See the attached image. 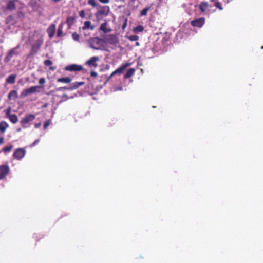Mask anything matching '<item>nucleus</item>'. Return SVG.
<instances>
[{
    "label": "nucleus",
    "mask_w": 263,
    "mask_h": 263,
    "mask_svg": "<svg viewBox=\"0 0 263 263\" xmlns=\"http://www.w3.org/2000/svg\"><path fill=\"white\" fill-rule=\"evenodd\" d=\"M44 64L46 66H49L52 64V62L50 60H46L44 61Z\"/></svg>",
    "instance_id": "36"
},
{
    "label": "nucleus",
    "mask_w": 263,
    "mask_h": 263,
    "mask_svg": "<svg viewBox=\"0 0 263 263\" xmlns=\"http://www.w3.org/2000/svg\"><path fill=\"white\" fill-rule=\"evenodd\" d=\"M83 69L82 66L76 64H71L65 66L64 69L69 71H80Z\"/></svg>",
    "instance_id": "8"
},
{
    "label": "nucleus",
    "mask_w": 263,
    "mask_h": 263,
    "mask_svg": "<svg viewBox=\"0 0 263 263\" xmlns=\"http://www.w3.org/2000/svg\"><path fill=\"white\" fill-rule=\"evenodd\" d=\"M61 0H53V2H55V3H57L59 1H60Z\"/></svg>",
    "instance_id": "49"
},
{
    "label": "nucleus",
    "mask_w": 263,
    "mask_h": 263,
    "mask_svg": "<svg viewBox=\"0 0 263 263\" xmlns=\"http://www.w3.org/2000/svg\"><path fill=\"white\" fill-rule=\"evenodd\" d=\"M135 72V69L133 68H129L126 73L124 75L125 79H128L130 78L133 75H134Z\"/></svg>",
    "instance_id": "21"
},
{
    "label": "nucleus",
    "mask_w": 263,
    "mask_h": 263,
    "mask_svg": "<svg viewBox=\"0 0 263 263\" xmlns=\"http://www.w3.org/2000/svg\"><path fill=\"white\" fill-rule=\"evenodd\" d=\"M49 124H50V122H49V120L46 121L45 122V123L44 124V129H46L48 127V126H49Z\"/></svg>",
    "instance_id": "40"
},
{
    "label": "nucleus",
    "mask_w": 263,
    "mask_h": 263,
    "mask_svg": "<svg viewBox=\"0 0 263 263\" xmlns=\"http://www.w3.org/2000/svg\"><path fill=\"white\" fill-rule=\"evenodd\" d=\"M26 154V151L23 148H19L16 149L13 153V157L17 160L22 159Z\"/></svg>",
    "instance_id": "10"
},
{
    "label": "nucleus",
    "mask_w": 263,
    "mask_h": 263,
    "mask_svg": "<svg viewBox=\"0 0 263 263\" xmlns=\"http://www.w3.org/2000/svg\"><path fill=\"white\" fill-rule=\"evenodd\" d=\"M10 171V167L7 164L0 165V180L4 179Z\"/></svg>",
    "instance_id": "5"
},
{
    "label": "nucleus",
    "mask_w": 263,
    "mask_h": 263,
    "mask_svg": "<svg viewBox=\"0 0 263 263\" xmlns=\"http://www.w3.org/2000/svg\"><path fill=\"white\" fill-rule=\"evenodd\" d=\"M8 99L9 100H15L16 99L18 98V95L17 92L16 90H12L11 91L8 96Z\"/></svg>",
    "instance_id": "18"
},
{
    "label": "nucleus",
    "mask_w": 263,
    "mask_h": 263,
    "mask_svg": "<svg viewBox=\"0 0 263 263\" xmlns=\"http://www.w3.org/2000/svg\"><path fill=\"white\" fill-rule=\"evenodd\" d=\"M88 4L93 8L96 7L97 6V4L95 0H88Z\"/></svg>",
    "instance_id": "31"
},
{
    "label": "nucleus",
    "mask_w": 263,
    "mask_h": 263,
    "mask_svg": "<svg viewBox=\"0 0 263 263\" xmlns=\"http://www.w3.org/2000/svg\"><path fill=\"white\" fill-rule=\"evenodd\" d=\"M8 124L5 121H1L0 122V131L2 133H4L6 129L8 127Z\"/></svg>",
    "instance_id": "20"
},
{
    "label": "nucleus",
    "mask_w": 263,
    "mask_h": 263,
    "mask_svg": "<svg viewBox=\"0 0 263 263\" xmlns=\"http://www.w3.org/2000/svg\"><path fill=\"white\" fill-rule=\"evenodd\" d=\"M13 148V146L12 145L9 146H6L3 148V151L5 153L9 152L12 150Z\"/></svg>",
    "instance_id": "33"
},
{
    "label": "nucleus",
    "mask_w": 263,
    "mask_h": 263,
    "mask_svg": "<svg viewBox=\"0 0 263 263\" xmlns=\"http://www.w3.org/2000/svg\"><path fill=\"white\" fill-rule=\"evenodd\" d=\"M74 21H75L74 16H70L67 17L65 23H66V24H67L68 29L71 28L72 25L73 24V23L74 22Z\"/></svg>",
    "instance_id": "17"
},
{
    "label": "nucleus",
    "mask_w": 263,
    "mask_h": 263,
    "mask_svg": "<svg viewBox=\"0 0 263 263\" xmlns=\"http://www.w3.org/2000/svg\"><path fill=\"white\" fill-rule=\"evenodd\" d=\"M85 15V11L84 10H81L79 12V16L81 18L84 17Z\"/></svg>",
    "instance_id": "38"
},
{
    "label": "nucleus",
    "mask_w": 263,
    "mask_h": 263,
    "mask_svg": "<svg viewBox=\"0 0 263 263\" xmlns=\"http://www.w3.org/2000/svg\"><path fill=\"white\" fill-rule=\"evenodd\" d=\"M205 22V19L204 17H201L192 20L191 24L193 27L201 28L204 25Z\"/></svg>",
    "instance_id": "7"
},
{
    "label": "nucleus",
    "mask_w": 263,
    "mask_h": 263,
    "mask_svg": "<svg viewBox=\"0 0 263 263\" xmlns=\"http://www.w3.org/2000/svg\"><path fill=\"white\" fill-rule=\"evenodd\" d=\"M43 43V40L42 39H39L36 40L34 43L32 44L31 50L29 52V53L28 54L27 57L30 58L35 55L40 50Z\"/></svg>",
    "instance_id": "1"
},
{
    "label": "nucleus",
    "mask_w": 263,
    "mask_h": 263,
    "mask_svg": "<svg viewBox=\"0 0 263 263\" xmlns=\"http://www.w3.org/2000/svg\"><path fill=\"white\" fill-rule=\"evenodd\" d=\"M55 67H50V69L51 70H54L55 69Z\"/></svg>",
    "instance_id": "48"
},
{
    "label": "nucleus",
    "mask_w": 263,
    "mask_h": 263,
    "mask_svg": "<svg viewBox=\"0 0 263 263\" xmlns=\"http://www.w3.org/2000/svg\"><path fill=\"white\" fill-rule=\"evenodd\" d=\"M110 11V8L108 6H102L100 10H98L96 13V16H106L108 15Z\"/></svg>",
    "instance_id": "9"
},
{
    "label": "nucleus",
    "mask_w": 263,
    "mask_h": 263,
    "mask_svg": "<svg viewBox=\"0 0 263 263\" xmlns=\"http://www.w3.org/2000/svg\"><path fill=\"white\" fill-rule=\"evenodd\" d=\"M94 28L95 27L91 25V22L89 21L84 22V26L82 27V29L84 30L86 29H90L92 30L94 29Z\"/></svg>",
    "instance_id": "16"
},
{
    "label": "nucleus",
    "mask_w": 263,
    "mask_h": 263,
    "mask_svg": "<svg viewBox=\"0 0 263 263\" xmlns=\"http://www.w3.org/2000/svg\"><path fill=\"white\" fill-rule=\"evenodd\" d=\"M99 1L103 4H107L109 2V0H99Z\"/></svg>",
    "instance_id": "44"
},
{
    "label": "nucleus",
    "mask_w": 263,
    "mask_h": 263,
    "mask_svg": "<svg viewBox=\"0 0 263 263\" xmlns=\"http://www.w3.org/2000/svg\"><path fill=\"white\" fill-rule=\"evenodd\" d=\"M20 48V45H17L16 47L11 49L8 52L7 55L5 57L4 62L5 63H8L14 55H18L19 54V52L18 51V49Z\"/></svg>",
    "instance_id": "2"
},
{
    "label": "nucleus",
    "mask_w": 263,
    "mask_h": 263,
    "mask_svg": "<svg viewBox=\"0 0 263 263\" xmlns=\"http://www.w3.org/2000/svg\"><path fill=\"white\" fill-rule=\"evenodd\" d=\"M9 119L13 124L16 123L18 120V117L16 114H12L9 117Z\"/></svg>",
    "instance_id": "27"
},
{
    "label": "nucleus",
    "mask_w": 263,
    "mask_h": 263,
    "mask_svg": "<svg viewBox=\"0 0 263 263\" xmlns=\"http://www.w3.org/2000/svg\"><path fill=\"white\" fill-rule=\"evenodd\" d=\"M72 39L76 41H79L80 35L76 32H74L72 34Z\"/></svg>",
    "instance_id": "32"
},
{
    "label": "nucleus",
    "mask_w": 263,
    "mask_h": 263,
    "mask_svg": "<svg viewBox=\"0 0 263 263\" xmlns=\"http://www.w3.org/2000/svg\"><path fill=\"white\" fill-rule=\"evenodd\" d=\"M11 108L10 107H9L7 109L5 110L6 115L7 117L9 118V117L12 115V114L11 113Z\"/></svg>",
    "instance_id": "34"
},
{
    "label": "nucleus",
    "mask_w": 263,
    "mask_h": 263,
    "mask_svg": "<svg viewBox=\"0 0 263 263\" xmlns=\"http://www.w3.org/2000/svg\"><path fill=\"white\" fill-rule=\"evenodd\" d=\"M56 26L54 24H51L47 29V32L50 39L53 37L55 34Z\"/></svg>",
    "instance_id": "13"
},
{
    "label": "nucleus",
    "mask_w": 263,
    "mask_h": 263,
    "mask_svg": "<svg viewBox=\"0 0 263 263\" xmlns=\"http://www.w3.org/2000/svg\"><path fill=\"white\" fill-rule=\"evenodd\" d=\"M17 132H20L21 130V128H18L16 129Z\"/></svg>",
    "instance_id": "50"
},
{
    "label": "nucleus",
    "mask_w": 263,
    "mask_h": 263,
    "mask_svg": "<svg viewBox=\"0 0 263 263\" xmlns=\"http://www.w3.org/2000/svg\"><path fill=\"white\" fill-rule=\"evenodd\" d=\"M35 118V116L33 114H27L20 121L21 124L22 125L23 128H26V124L29 122L33 121Z\"/></svg>",
    "instance_id": "4"
},
{
    "label": "nucleus",
    "mask_w": 263,
    "mask_h": 263,
    "mask_svg": "<svg viewBox=\"0 0 263 263\" xmlns=\"http://www.w3.org/2000/svg\"><path fill=\"white\" fill-rule=\"evenodd\" d=\"M99 58L98 57L94 56L90 58L89 60H88L86 62V64L88 65L89 67H93L96 68L98 66L97 62L99 61Z\"/></svg>",
    "instance_id": "11"
},
{
    "label": "nucleus",
    "mask_w": 263,
    "mask_h": 263,
    "mask_svg": "<svg viewBox=\"0 0 263 263\" xmlns=\"http://www.w3.org/2000/svg\"><path fill=\"white\" fill-rule=\"evenodd\" d=\"M4 138L3 137L0 138V144H3L4 143Z\"/></svg>",
    "instance_id": "47"
},
{
    "label": "nucleus",
    "mask_w": 263,
    "mask_h": 263,
    "mask_svg": "<svg viewBox=\"0 0 263 263\" xmlns=\"http://www.w3.org/2000/svg\"><path fill=\"white\" fill-rule=\"evenodd\" d=\"M57 81L58 82H61V83H69L71 82V79L69 78V77L60 78L57 80Z\"/></svg>",
    "instance_id": "25"
},
{
    "label": "nucleus",
    "mask_w": 263,
    "mask_h": 263,
    "mask_svg": "<svg viewBox=\"0 0 263 263\" xmlns=\"http://www.w3.org/2000/svg\"><path fill=\"white\" fill-rule=\"evenodd\" d=\"M98 76V73L94 71H92L91 72H90V76L92 77H94V78H96Z\"/></svg>",
    "instance_id": "41"
},
{
    "label": "nucleus",
    "mask_w": 263,
    "mask_h": 263,
    "mask_svg": "<svg viewBox=\"0 0 263 263\" xmlns=\"http://www.w3.org/2000/svg\"><path fill=\"white\" fill-rule=\"evenodd\" d=\"M100 29L103 31L104 33L109 32L111 30L110 29L107 28L106 23H102L100 26Z\"/></svg>",
    "instance_id": "23"
},
{
    "label": "nucleus",
    "mask_w": 263,
    "mask_h": 263,
    "mask_svg": "<svg viewBox=\"0 0 263 263\" xmlns=\"http://www.w3.org/2000/svg\"><path fill=\"white\" fill-rule=\"evenodd\" d=\"M214 6L218 9H219L220 10H222L223 9V8L221 6V4L220 3L218 2H216L214 4Z\"/></svg>",
    "instance_id": "35"
},
{
    "label": "nucleus",
    "mask_w": 263,
    "mask_h": 263,
    "mask_svg": "<svg viewBox=\"0 0 263 263\" xmlns=\"http://www.w3.org/2000/svg\"><path fill=\"white\" fill-rule=\"evenodd\" d=\"M40 142V140L39 139H37L33 143H32V145L33 146H35L39 142Z\"/></svg>",
    "instance_id": "45"
},
{
    "label": "nucleus",
    "mask_w": 263,
    "mask_h": 263,
    "mask_svg": "<svg viewBox=\"0 0 263 263\" xmlns=\"http://www.w3.org/2000/svg\"><path fill=\"white\" fill-rule=\"evenodd\" d=\"M151 7H147L145 8H144L140 12V16H146L147 14L148 11L150 10Z\"/></svg>",
    "instance_id": "28"
},
{
    "label": "nucleus",
    "mask_w": 263,
    "mask_h": 263,
    "mask_svg": "<svg viewBox=\"0 0 263 263\" xmlns=\"http://www.w3.org/2000/svg\"><path fill=\"white\" fill-rule=\"evenodd\" d=\"M106 41L110 44H116L119 42V40L116 35L110 34L107 36Z\"/></svg>",
    "instance_id": "14"
},
{
    "label": "nucleus",
    "mask_w": 263,
    "mask_h": 263,
    "mask_svg": "<svg viewBox=\"0 0 263 263\" xmlns=\"http://www.w3.org/2000/svg\"><path fill=\"white\" fill-rule=\"evenodd\" d=\"M18 2V0H9L7 4V9L10 11L15 10L16 2Z\"/></svg>",
    "instance_id": "15"
},
{
    "label": "nucleus",
    "mask_w": 263,
    "mask_h": 263,
    "mask_svg": "<svg viewBox=\"0 0 263 263\" xmlns=\"http://www.w3.org/2000/svg\"><path fill=\"white\" fill-rule=\"evenodd\" d=\"M69 89H70V88L66 86H65V87H59V88H57V90L60 91V90H68Z\"/></svg>",
    "instance_id": "42"
},
{
    "label": "nucleus",
    "mask_w": 263,
    "mask_h": 263,
    "mask_svg": "<svg viewBox=\"0 0 263 263\" xmlns=\"http://www.w3.org/2000/svg\"><path fill=\"white\" fill-rule=\"evenodd\" d=\"M84 84L83 82H76L73 83V85L71 86L70 89H74L76 88H78L79 87L83 85Z\"/></svg>",
    "instance_id": "29"
},
{
    "label": "nucleus",
    "mask_w": 263,
    "mask_h": 263,
    "mask_svg": "<svg viewBox=\"0 0 263 263\" xmlns=\"http://www.w3.org/2000/svg\"><path fill=\"white\" fill-rule=\"evenodd\" d=\"M46 81L45 78H42L39 79V83L40 84L42 85L44 84L45 83Z\"/></svg>",
    "instance_id": "39"
},
{
    "label": "nucleus",
    "mask_w": 263,
    "mask_h": 263,
    "mask_svg": "<svg viewBox=\"0 0 263 263\" xmlns=\"http://www.w3.org/2000/svg\"><path fill=\"white\" fill-rule=\"evenodd\" d=\"M139 45V42H137V43H136V45H137V46H138Z\"/></svg>",
    "instance_id": "51"
},
{
    "label": "nucleus",
    "mask_w": 263,
    "mask_h": 263,
    "mask_svg": "<svg viewBox=\"0 0 263 263\" xmlns=\"http://www.w3.org/2000/svg\"><path fill=\"white\" fill-rule=\"evenodd\" d=\"M127 19L126 18L125 20V22L124 23H123V25H122V28L124 29L126 27L127 25Z\"/></svg>",
    "instance_id": "43"
},
{
    "label": "nucleus",
    "mask_w": 263,
    "mask_h": 263,
    "mask_svg": "<svg viewBox=\"0 0 263 263\" xmlns=\"http://www.w3.org/2000/svg\"><path fill=\"white\" fill-rule=\"evenodd\" d=\"M209 4L207 2H201L199 5V8L201 12H205L208 8Z\"/></svg>",
    "instance_id": "22"
},
{
    "label": "nucleus",
    "mask_w": 263,
    "mask_h": 263,
    "mask_svg": "<svg viewBox=\"0 0 263 263\" xmlns=\"http://www.w3.org/2000/svg\"><path fill=\"white\" fill-rule=\"evenodd\" d=\"M144 27L141 25H139L137 27L134 28L133 31L135 33H138L139 32H142L144 30Z\"/></svg>",
    "instance_id": "24"
},
{
    "label": "nucleus",
    "mask_w": 263,
    "mask_h": 263,
    "mask_svg": "<svg viewBox=\"0 0 263 263\" xmlns=\"http://www.w3.org/2000/svg\"><path fill=\"white\" fill-rule=\"evenodd\" d=\"M68 99V97L66 94H63L62 96V101H65L67 100Z\"/></svg>",
    "instance_id": "37"
},
{
    "label": "nucleus",
    "mask_w": 263,
    "mask_h": 263,
    "mask_svg": "<svg viewBox=\"0 0 263 263\" xmlns=\"http://www.w3.org/2000/svg\"><path fill=\"white\" fill-rule=\"evenodd\" d=\"M63 24L61 23L58 27V31H57V37H61L63 35Z\"/></svg>",
    "instance_id": "26"
},
{
    "label": "nucleus",
    "mask_w": 263,
    "mask_h": 263,
    "mask_svg": "<svg viewBox=\"0 0 263 263\" xmlns=\"http://www.w3.org/2000/svg\"><path fill=\"white\" fill-rule=\"evenodd\" d=\"M100 39L99 38H93L90 41V46L95 50L100 49Z\"/></svg>",
    "instance_id": "12"
},
{
    "label": "nucleus",
    "mask_w": 263,
    "mask_h": 263,
    "mask_svg": "<svg viewBox=\"0 0 263 263\" xmlns=\"http://www.w3.org/2000/svg\"><path fill=\"white\" fill-rule=\"evenodd\" d=\"M16 78V74H11L7 77L6 81L8 84H13L15 82Z\"/></svg>",
    "instance_id": "19"
},
{
    "label": "nucleus",
    "mask_w": 263,
    "mask_h": 263,
    "mask_svg": "<svg viewBox=\"0 0 263 263\" xmlns=\"http://www.w3.org/2000/svg\"><path fill=\"white\" fill-rule=\"evenodd\" d=\"M41 123H36L34 125V127H35V128H39L41 126Z\"/></svg>",
    "instance_id": "46"
},
{
    "label": "nucleus",
    "mask_w": 263,
    "mask_h": 263,
    "mask_svg": "<svg viewBox=\"0 0 263 263\" xmlns=\"http://www.w3.org/2000/svg\"><path fill=\"white\" fill-rule=\"evenodd\" d=\"M40 88V86H31L27 89H25L22 91L21 93V97L24 98L29 95L35 93L37 91V89Z\"/></svg>",
    "instance_id": "3"
},
{
    "label": "nucleus",
    "mask_w": 263,
    "mask_h": 263,
    "mask_svg": "<svg viewBox=\"0 0 263 263\" xmlns=\"http://www.w3.org/2000/svg\"><path fill=\"white\" fill-rule=\"evenodd\" d=\"M139 36L136 35H130L128 37V39L131 41H135L139 40Z\"/></svg>",
    "instance_id": "30"
},
{
    "label": "nucleus",
    "mask_w": 263,
    "mask_h": 263,
    "mask_svg": "<svg viewBox=\"0 0 263 263\" xmlns=\"http://www.w3.org/2000/svg\"><path fill=\"white\" fill-rule=\"evenodd\" d=\"M130 65V63H126L125 64H123L121 65V67L117 69L116 70H115L114 72L111 73V74L109 76L108 78L107 81H108L109 80L113 77L114 75L116 74H121L123 71L125 70V69L128 66Z\"/></svg>",
    "instance_id": "6"
}]
</instances>
